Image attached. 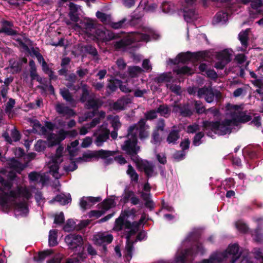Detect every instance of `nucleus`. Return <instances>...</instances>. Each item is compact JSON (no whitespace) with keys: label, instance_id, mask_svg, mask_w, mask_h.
I'll return each instance as SVG.
<instances>
[{"label":"nucleus","instance_id":"15","mask_svg":"<svg viewBox=\"0 0 263 263\" xmlns=\"http://www.w3.org/2000/svg\"><path fill=\"white\" fill-rule=\"evenodd\" d=\"M101 200L100 198H95L93 197H83L80 200V205L84 210L90 208L93 205L99 202Z\"/></svg>","mask_w":263,"mask_h":263},{"label":"nucleus","instance_id":"29","mask_svg":"<svg viewBox=\"0 0 263 263\" xmlns=\"http://www.w3.org/2000/svg\"><path fill=\"white\" fill-rule=\"evenodd\" d=\"M107 120L110 122L114 130H118L121 127V123L118 116H108Z\"/></svg>","mask_w":263,"mask_h":263},{"label":"nucleus","instance_id":"54","mask_svg":"<svg viewBox=\"0 0 263 263\" xmlns=\"http://www.w3.org/2000/svg\"><path fill=\"white\" fill-rule=\"evenodd\" d=\"M94 116L95 112L93 111L88 112L84 116L79 117V122L82 123L87 120L88 118H92Z\"/></svg>","mask_w":263,"mask_h":263},{"label":"nucleus","instance_id":"18","mask_svg":"<svg viewBox=\"0 0 263 263\" xmlns=\"http://www.w3.org/2000/svg\"><path fill=\"white\" fill-rule=\"evenodd\" d=\"M55 109L59 114H62L63 116L72 117L76 115V113L72 109L63 104H57L55 106Z\"/></svg>","mask_w":263,"mask_h":263},{"label":"nucleus","instance_id":"63","mask_svg":"<svg viewBox=\"0 0 263 263\" xmlns=\"http://www.w3.org/2000/svg\"><path fill=\"white\" fill-rule=\"evenodd\" d=\"M64 220V214L61 212L59 214L55 215L54 222L57 224H61L63 222Z\"/></svg>","mask_w":263,"mask_h":263},{"label":"nucleus","instance_id":"22","mask_svg":"<svg viewBox=\"0 0 263 263\" xmlns=\"http://www.w3.org/2000/svg\"><path fill=\"white\" fill-rule=\"evenodd\" d=\"M131 102V100L128 98H123L118 100L112 104V108L116 110L124 109L126 106Z\"/></svg>","mask_w":263,"mask_h":263},{"label":"nucleus","instance_id":"55","mask_svg":"<svg viewBox=\"0 0 263 263\" xmlns=\"http://www.w3.org/2000/svg\"><path fill=\"white\" fill-rule=\"evenodd\" d=\"M11 138L12 142L13 141H17L20 139V135L17 130H16L15 128H13L11 131Z\"/></svg>","mask_w":263,"mask_h":263},{"label":"nucleus","instance_id":"23","mask_svg":"<svg viewBox=\"0 0 263 263\" xmlns=\"http://www.w3.org/2000/svg\"><path fill=\"white\" fill-rule=\"evenodd\" d=\"M100 122L99 118H95L92 122L89 124L83 126L80 129V134L81 135H86L88 131L92 128L96 126Z\"/></svg>","mask_w":263,"mask_h":263},{"label":"nucleus","instance_id":"36","mask_svg":"<svg viewBox=\"0 0 263 263\" xmlns=\"http://www.w3.org/2000/svg\"><path fill=\"white\" fill-rule=\"evenodd\" d=\"M143 71V70L139 67L133 66L128 68V73L131 77L139 76Z\"/></svg>","mask_w":263,"mask_h":263},{"label":"nucleus","instance_id":"49","mask_svg":"<svg viewBox=\"0 0 263 263\" xmlns=\"http://www.w3.org/2000/svg\"><path fill=\"white\" fill-rule=\"evenodd\" d=\"M48 140L51 143V145H54L60 143V141H57L59 140V138L57 135L54 134H51L48 137Z\"/></svg>","mask_w":263,"mask_h":263},{"label":"nucleus","instance_id":"6","mask_svg":"<svg viewBox=\"0 0 263 263\" xmlns=\"http://www.w3.org/2000/svg\"><path fill=\"white\" fill-rule=\"evenodd\" d=\"M240 256L238 245L233 244L230 245L224 253H214L210 256L209 259H204L201 263H222L224 258L228 257L232 258V263H235Z\"/></svg>","mask_w":263,"mask_h":263},{"label":"nucleus","instance_id":"16","mask_svg":"<svg viewBox=\"0 0 263 263\" xmlns=\"http://www.w3.org/2000/svg\"><path fill=\"white\" fill-rule=\"evenodd\" d=\"M69 9L68 16L70 20L74 22H78L79 20V12L81 10V7L73 3H70Z\"/></svg>","mask_w":263,"mask_h":263},{"label":"nucleus","instance_id":"58","mask_svg":"<svg viewBox=\"0 0 263 263\" xmlns=\"http://www.w3.org/2000/svg\"><path fill=\"white\" fill-rule=\"evenodd\" d=\"M121 81L118 80H115L112 82H110L108 86V87L111 90L114 91L116 90L117 86H119Z\"/></svg>","mask_w":263,"mask_h":263},{"label":"nucleus","instance_id":"40","mask_svg":"<svg viewBox=\"0 0 263 263\" xmlns=\"http://www.w3.org/2000/svg\"><path fill=\"white\" fill-rule=\"evenodd\" d=\"M78 140H75L70 144V146H68L67 150L71 156H74L77 152V147L79 145Z\"/></svg>","mask_w":263,"mask_h":263},{"label":"nucleus","instance_id":"10","mask_svg":"<svg viewBox=\"0 0 263 263\" xmlns=\"http://www.w3.org/2000/svg\"><path fill=\"white\" fill-rule=\"evenodd\" d=\"M93 36L98 40L107 42L118 37V35L115 34L111 31L106 29H97L95 30V34Z\"/></svg>","mask_w":263,"mask_h":263},{"label":"nucleus","instance_id":"44","mask_svg":"<svg viewBox=\"0 0 263 263\" xmlns=\"http://www.w3.org/2000/svg\"><path fill=\"white\" fill-rule=\"evenodd\" d=\"M82 95L80 98V100L82 102H85L89 96L88 87L86 85H83L82 87Z\"/></svg>","mask_w":263,"mask_h":263},{"label":"nucleus","instance_id":"52","mask_svg":"<svg viewBox=\"0 0 263 263\" xmlns=\"http://www.w3.org/2000/svg\"><path fill=\"white\" fill-rule=\"evenodd\" d=\"M236 227L239 231L243 233H246L248 229L246 224L241 221L236 222Z\"/></svg>","mask_w":263,"mask_h":263},{"label":"nucleus","instance_id":"51","mask_svg":"<svg viewBox=\"0 0 263 263\" xmlns=\"http://www.w3.org/2000/svg\"><path fill=\"white\" fill-rule=\"evenodd\" d=\"M12 79H7L5 80L4 82V84L2 85V88L1 90V93L3 97H5L6 96V93L8 89V84L12 82Z\"/></svg>","mask_w":263,"mask_h":263},{"label":"nucleus","instance_id":"64","mask_svg":"<svg viewBox=\"0 0 263 263\" xmlns=\"http://www.w3.org/2000/svg\"><path fill=\"white\" fill-rule=\"evenodd\" d=\"M92 139L89 137L85 138L82 143H81V146L84 148L88 147L92 143Z\"/></svg>","mask_w":263,"mask_h":263},{"label":"nucleus","instance_id":"60","mask_svg":"<svg viewBox=\"0 0 263 263\" xmlns=\"http://www.w3.org/2000/svg\"><path fill=\"white\" fill-rule=\"evenodd\" d=\"M69 134V132L65 131L63 129H61L59 132L58 137L59 138V140L57 141H62L66 137L67 135Z\"/></svg>","mask_w":263,"mask_h":263},{"label":"nucleus","instance_id":"27","mask_svg":"<svg viewBox=\"0 0 263 263\" xmlns=\"http://www.w3.org/2000/svg\"><path fill=\"white\" fill-rule=\"evenodd\" d=\"M249 31V30H246L244 31L240 32L239 34V39L243 46V47L240 49V50H245L247 47V40Z\"/></svg>","mask_w":263,"mask_h":263},{"label":"nucleus","instance_id":"62","mask_svg":"<svg viewBox=\"0 0 263 263\" xmlns=\"http://www.w3.org/2000/svg\"><path fill=\"white\" fill-rule=\"evenodd\" d=\"M121 90L124 92H131L133 88L128 86V84H122L120 83L119 85Z\"/></svg>","mask_w":263,"mask_h":263},{"label":"nucleus","instance_id":"61","mask_svg":"<svg viewBox=\"0 0 263 263\" xmlns=\"http://www.w3.org/2000/svg\"><path fill=\"white\" fill-rule=\"evenodd\" d=\"M199 129V125L196 124L190 125L187 126L186 131L188 133H194Z\"/></svg>","mask_w":263,"mask_h":263},{"label":"nucleus","instance_id":"31","mask_svg":"<svg viewBox=\"0 0 263 263\" xmlns=\"http://www.w3.org/2000/svg\"><path fill=\"white\" fill-rule=\"evenodd\" d=\"M141 165L144 172L148 176H151L153 175L154 170L153 166L151 163L146 161H142Z\"/></svg>","mask_w":263,"mask_h":263},{"label":"nucleus","instance_id":"7","mask_svg":"<svg viewBox=\"0 0 263 263\" xmlns=\"http://www.w3.org/2000/svg\"><path fill=\"white\" fill-rule=\"evenodd\" d=\"M63 150V147H58L55 156L52 158L51 161L48 163L50 173H52V176L57 179L59 178L60 176L58 171L59 170V164L62 161L61 156Z\"/></svg>","mask_w":263,"mask_h":263},{"label":"nucleus","instance_id":"59","mask_svg":"<svg viewBox=\"0 0 263 263\" xmlns=\"http://www.w3.org/2000/svg\"><path fill=\"white\" fill-rule=\"evenodd\" d=\"M126 21V19L124 18L118 22L111 23V27L114 29H119L122 28Z\"/></svg>","mask_w":263,"mask_h":263},{"label":"nucleus","instance_id":"20","mask_svg":"<svg viewBox=\"0 0 263 263\" xmlns=\"http://www.w3.org/2000/svg\"><path fill=\"white\" fill-rule=\"evenodd\" d=\"M81 28L84 30L86 33L89 36L93 35V32L92 30H96L94 28L93 22L89 19H84L81 22ZM95 33V31L94 32Z\"/></svg>","mask_w":263,"mask_h":263},{"label":"nucleus","instance_id":"14","mask_svg":"<svg viewBox=\"0 0 263 263\" xmlns=\"http://www.w3.org/2000/svg\"><path fill=\"white\" fill-rule=\"evenodd\" d=\"M112 239V235L107 233H99L95 235L93 237L95 243L98 245H104L109 243Z\"/></svg>","mask_w":263,"mask_h":263},{"label":"nucleus","instance_id":"28","mask_svg":"<svg viewBox=\"0 0 263 263\" xmlns=\"http://www.w3.org/2000/svg\"><path fill=\"white\" fill-rule=\"evenodd\" d=\"M71 197L69 194H61L57 195L54 200L59 202L61 204H65L71 201Z\"/></svg>","mask_w":263,"mask_h":263},{"label":"nucleus","instance_id":"26","mask_svg":"<svg viewBox=\"0 0 263 263\" xmlns=\"http://www.w3.org/2000/svg\"><path fill=\"white\" fill-rule=\"evenodd\" d=\"M228 15L227 13L223 12H219L217 13L214 17L213 20V23L215 24L220 23H224L228 21Z\"/></svg>","mask_w":263,"mask_h":263},{"label":"nucleus","instance_id":"57","mask_svg":"<svg viewBox=\"0 0 263 263\" xmlns=\"http://www.w3.org/2000/svg\"><path fill=\"white\" fill-rule=\"evenodd\" d=\"M203 136L204 134L201 132H199L195 135L193 140V144L195 146H198L201 143L200 140Z\"/></svg>","mask_w":263,"mask_h":263},{"label":"nucleus","instance_id":"53","mask_svg":"<svg viewBox=\"0 0 263 263\" xmlns=\"http://www.w3.org/2000/svg\"><path fill=\"white\" fill-rule=\"evenodd\" d=\"M75 227V223L72 220H68L66 224L64 227V230L65 231L69 232L72 230Z\"/></svg>","mask_w":263,"mask_h":263},{"label":"nucleus","instance_id":"17","mask_svg":"<svg viewBox=\"0 0 263 263\" xmlns=\"http://www.w3.org/2000/svg\"><path fill=\"white\" fill-rule=\"evenodd\" d=\"M200 53L192 54L190 52L181 53L178 55L177 59L175 60L176 61L174 64L178 63L179 62L184 63L187 61L192 60L193 58L198 59L199 57Z\"/></svg>","mask_w":263,"mask_h":263},{"label":"nucleus","instance_id":"41","mask_svg":"<svg viewBox=\"0 0 263 263\" xmlns=\"http://www.w3.org/2000/svg\"><path fill=\"white\" fill-rule=\"evenodd\" d=\"M52 253V250H47L46 251H44L43 252H40L37 258L35 257V258L38 261H42L43 260H44L47 256L50 255Z\"/></svg>","mask_w":263,"mask_h":263},{"label":"nucleus","instance_id":"48","mask_svg":"<svg viewBox=\"0 0 263 263\" xmlns=\"http://www.w3.org/2000/svg\"><path fill=\"white\" fill-rule=\"evenodd\" d=\"M157 112L159 113L161 116H165L169 114L170 110L165 105H160L157 110Z\"/></svg>","mask_w":263,"mask_h":263},{"label":"nucleus","instance_id":"25","mask_svg":"<svg viewBox=\"0 0 263 263\" xmlns=\"http://www.w3.org/2000/svg\"><path fill=\"white\" fill-rule=\"evenodd\" d=\"M179 137L178 130L175 129L172 130L167 137L166 141L169 144H174L179 139Z\"/></svg>","mask_w":263,"mask_h":263},{"label":"nucleus","instance_id":"8","mask_svg":"<svg viewBox=\"0 0 263 263\" xmlns=\"http://www.w3.org/2000/svg\"><path fill=\"white\" fill-rule=\"evenodd\" d=\"M233 54V51L228 49L218 53L217 55V61L215 63V67L217 69H223V67L230 62Z\"/></svg>","mask_w":263,"mask_h":263},{"label":"nucleus","instance_id":"9","mask_svg":"<svg viewBox=\"0 0 263 263\" xmlns=\"http://www.w3.org/2000/svg\"><path fill=\"white\" fill-rule=\"evenodd\" d=\"M65 241L71 249H79L80 252H82L83 238L81 235L70 234L65 238Z\"/></svg>","mask_w":263,"mask_h":263},{"label":"nucleus","instance_id":"46","mask_svg":"<svg viewBox=\"0 0 263 263\" xmlns=\"http://www.w3.org/2000/svg\"><path fill=\"white\" fill-rule=\"evenodd\" d=\"M162 140L157 130H154L152 135V139L151 142L154 144H160Z\"/></svg>","mask_w":263,"mask_h":263},{"label":"nucleus","instance_id":"24","mask_svg":"<svg viewBox=\"0 0 263 263\" xmlns=\"http://www.w3.org/2000/svg\"><path fill=\"white\" fill-rule=\"evenodd\" d=\"M188 8H183L184 17L187 22H190L197 18L196 14L195 11L193 9H189Z\"/></svg>","mask_w":263,"mask_h":263},{"label":"nucleus","instance_id":"4","mask_svg":"<svg viewBox=\"0 0 263 263\" xmlns=\"http://www.w3.org/2000/svg\"><path fill=\"white\" fill-rule=\"evenodd\" d=\"M149 126L145 125V121L144 119L140 120L137 124L130 126L127 134L128 140L122 146V149L128 155L133 156L136 154L140 148L137 146V135L139 134L140 139H145L149 136Z\"/></svg>","mask_w":263,"mask_h":263},{"label":"nucleus","instance_id":"39","mask_svg":"<svg viewBox=\"0 0 263 263\" xmlns=\"http://www.w3.org/2000/svg\"><path fill=\"white\" fill-rule=\"evenodd\" d=\"M114 205L115 202L114 200L109 199L104 201L101 204V206L102 207V210L104 211L105 212L106 211L114 206Z\"/></svg>","mask_w":263,"mask_h":263},{"label":"nucleus","instance_id":"21","mask_svg":"<svg viewBox=\"0 0 263 263\" xmlns=\"http://www.w3.org/2000/svg\"><path fill=\"white\" fill-rule=\"evenodd\" d=\"M29 179L32 181L37 183H41L44 184L48 180V177L44 174L37 173L36 172H32L29 175Z\"/></svg>","mask_w":263,"mask_h":263},{"label":"nucleus","instance_id":"1","mask_svg":"<svg viewBox=\"0 0 263 263\" xmlns=\"http://www.w3.org/2000/svg\"><path fill=\"white\" fill-rule=\"evenodd\" d=\"M21 197L27 200L31 197V194L26 188L12 190L11 183L0 177V204L6 206L15 205V211L18 215H26L28 212L26 201L24 200L23 202H17Z\"/></svg>","mask_w":263,"mask_h":263},{"label":"nucleus","instance_id":"13","mask_svg":"<svg viewBox=\"0 0 263 263\" xmlns=\"http://www.w3.org/2000/svg\"><path fill=\"white\" fill-rule=\"evenodd\" d=\"M218 92H214L211 87H204L198 89L197 95L201 98H204L205 101L208 103H211L214 101L215 96L217 97Z\"/></svg>","mask_w":263,"mask_h":263},{"label":"nucleus","instance_id":"19","mask_svg":"<svg viewBox=\"0 0 263 263\" xmlns=\"http://www.w3.org/2000/svg\"><path fill=\"white\" fill-rule=\"evenodd\" d=\"M13 24L10 22L3 21L2 22V28L0 29V33L4 32L10 35H15L16 31L12 29Z\"/></svg>","mask_w":263,"mask_h":263},{"label":"nucleus","instance_id":"34","mask_svg":"<svg viewBox=\"0 0 263 263\" xmlns=\"http://www.w3.org/2000/svg\"><path fill=\"white\" fill-rule=\"evenodd\" d=\"M174 71L177 74L190 75L194 73L193 70L187 66H183L180 68H176L174 69Z\"/></svg>","mask_w":263,"mask_h":263},{"label":"nucleus","instance_id":"32","mask_svg":"<svg viewBox=\"0 0 263 263\" xmlns=\"http://www.w3.org/2000/svg\"><path fill=\"white\" fill-rule=\"evenodd\" d=\"M126 173L129 176L132 181H135L136 182H138V175L131 165H128V169L126 171Z\"/></svg>","mask_w":263,"mask_h":263},{"label":"nucleus","instance_id":"2","mask_svg":"<svg viewBox=\"0 0 263 263\" xmlns=\"http://www.w3.org/2000/svg\"><path fill=\"white\" fill-rule=\"evenodd\" d=\"M227 116L230 119H227L223 122H211L205 121L203 126L205 130H211L215 134L223 135L231 132V126L237 123H245L250 121L251 118L243 111L242 105L228 104L227 106Z\"/></svg>","mask_w":263,"mask_h":263},{"label":"nucleus","instance_id":"35","mask_svg":"<svg viewBox=\"0 0 263 263\" xmlns=\"http://www.w3.org/2000/svg\"><path fill=\"white\" fill-rule=\"evenodd\" d=\"M60 93L64 99H65L67 102H69L70 104L74 103L73 99L67 89L65 88L61 89Z\"/></svg>","mask_w":263,"mask_h":263},{"label":"nucleus","instance_id":"50","mask_svg":"<svg viewBox=\"0 0 263 263\" xmlns=\"http://www.w3.org/2000/svg\"><path fill=\"white\" fill-rule=\"evenodd\" d=\"M86 106L88 108H97L99 106L98 101L94 99H90L88 100L86 103Z\"/></svg>","mask_w":263,"mask_h":263},{"label":"nucleus","instance_id":"5","mask_svg":"<svg viewBox=\"0 0 263 263\" xmlns=\"http://www.w3.org/2000/svg\"><path fill=\"white\" fill-rule=\"evenodd\" d=\"M150 37L157 39L158 35L155 34L151 29L146 28H144L142 33L132 32L125 37L115 42L114 43V47L117 50L121 49L133 42L140 41L147 42Z\"/></svg>","mask_w":263,"mask_h":263},{"label":"nucleus","instance_id":"37","mask_svg":"<svg viewBox=\"0 0 263 263\" xmlns=\"http://www.w3.org/2000/svg\"><path fill=\"white\" fill-rule=\"evenodd\" d=\"M49 244L50 246H55L57 245V231L56 230H50L49 234Z\"/></svg>","mask_w":263,"mask_h":263},{"label":"nucleus","instance_id":"56","mask_svg":"<svg viewBox=\"0 0 263 263\" xmlns=\"http://www.w3.org/2000/svg\"><path fill=\"white\" fill-rule=\"evenodd\" d=\"M195 108L196 109V111L199 114H202L205 111V109L204 107L202 105V104L200 101H196L195 104Z\"/></svg>","mask_w":263,"mask_h":263},{"label":"nucleus","instance_id":"45","mask_svg":"<svg viewBox=\"0 0 263 263\" xmlns=\"http://www.w3.org/2000/svg\"><path fill=\"white\" fill-rule=\"evenodd\" d=\"M134 193L129 190H125L122 195L121 201L124 203H126L131 199L134 195Z\"/></svg>","mask_w":263,"mask_h":263},{"label":"nucleus","instance_id":"12","mask_svg":"<svg viewBox=\"0 0 263 263\" xmlns=\"http://www.w3.org/2000/svg\"><path fill=\"white\" fill-rule=\"evenodd\" d=\"M109 130L107 128V125H102L94 133V135L97 136L95 143L98 146H101L102 144L107 140L109 137Z\"/></svg>","mask_w":263,"mask_h":263},{"label":"nucleus","instance_id":"11","mask_svg":"<svg viewBox=\"0 0 263 263\" xmlns=\"http://www.w3.org/2000/svg\"><path fill=\"white\" fill-rule=\"evenodd\" d=\"M250 16L256 18L259 15H263L262 0H252L249 9Z\"/></svg>","mask_w":263,"mask_h":263},{"label":"nucleus","instance_id":"43","mask_svg":"<svg viewBox=\"0 0 263 263\" xmlns=\"http://www.w3.org/2000/svg\"><path fill=\"white\" fill-rule=\"evenodd\" d=\"M174 6L170 2H164L162 4V9L163 12L170 13L174 10Z\"/></svg>","mask_w":263,"mask_h":263},{"label":"nucleus","instance_id":"33","mask_svg":"<svg viewBox=\"0 0 263 263\" xmlns=\"http://www.w3.org/2000/svg\"><path fill=\"white\" fill-rule=\"evenodd\" d=\"M96 16L104 24H108L110 23V15L98 11L96 13Z\"/></svg>","mask_w":263,"mask_h":263},{"label":"nucleus","instance_id":"42","mask_svg":"<svg viewBox=\"0 0 263 263\" xmlns=\"http://www.w3.org/2000/svg\"><path fill=\"white\" fill-rule=\"evenodd\" d=\"M30 122L33 124V127L36 129H40V131L42 132L43 134H45L46 128L45 127L41 126L40 122L36 120L30 119Z\"/></svg>","mask_w":263,"mask_h":263},{"label":"nucleus","instance_id":"3","mask_svg":"<svg viewBox=\"0 0 263 263\" xmlns=\"http://www.w3.org/2000/svg\"><path fill=\"white\" fill-rule=\"evenodd\" d=\"M134 214V210L124 211L122 213L120 217L117 219L115 221V224L114 229L115 231H120L124 229L126 233V245L125 249V254L128 259H130L132 256V251L133 250V243L134 241L132 239V236L135 234L138 231V228L139 223L136 222H134L131 223L128 221V218ZM146 237V233L145 232H140L137 236V240H142Z\"/></svg>","mask_w":263,"mask_h":263},{"label":"nucleus","instance_id":"38","mask_svg":"<svg viewBox=\"0 0 263 263\" xmlns=\"http://www.w3.org/2000/svg\"><path fill=\"white\" fill-rule=\"evenodd\" d=\"M96 154L97 156L103 159H106L111 156H114L115 152L114 151H104L101 149L97 152Z\"/></svg>","mask_w":263,"mask_h":263},{"label":"nucleus","instance_id":"30","mask_svg":"<svg viewBox=\"0 0 263 263\" xmlns=\"http://www.w3.org/2000/svg\"><path fill=\"white\" fill-rule=\"evenodd\" d=\"M9 164L11 168H13L17 173H20L21 171L23 170L24 167L22 164L14 159H12L10 161Z\"/></svg>","mask_w":263,"mask_h":263},{"label":"nucleus","instance_id":"47","mask_svg":"<svg viewBox=\"0 0 263 263\" xmlns=\"http://www.w3.org/2000/svg\"><path fill=\"white\" fill-rule=\"evenodd\" d=\"M46 143L42 140H39L34 146L35 150L37 152H42L45 149Z\"/></svg>","mask_w":263,"mask_h":263}]
</instances>
